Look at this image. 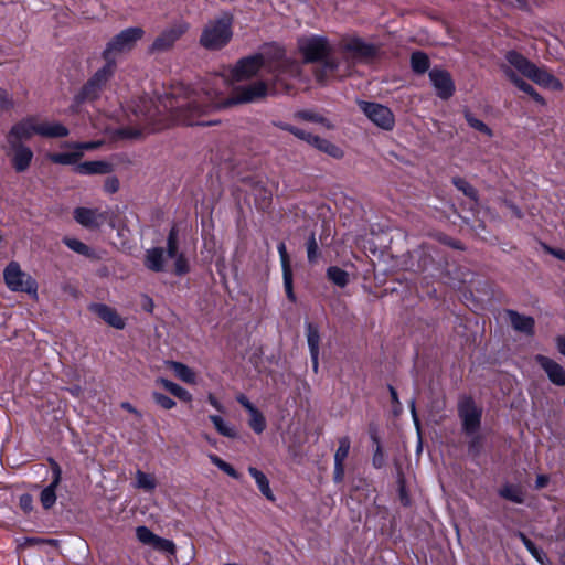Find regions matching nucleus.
Here are the masks:
<instances>
[{
	"label": "nucleus",
	"instance_id": "f257e3e1",
	"mask_svg": "<svg viewBox=\"0 0 565 565\" xmlns=\"http://www.w3.org/2000/svg\"><path fill=\"white\" fill-rule=\"evenodd\" d=\"M225 83L223 77L216 76L212 83H205L199 88L181 95H163L157 99L142 97L136 108V114L151 126L152 130H160L170 124L186 126H211L216 121L204 120L203 117L217 109L237 104L254 103L267 95L288 93L289 84L284 79L270 83L258 81L248 85L237 86L231 97H224L217 90L218 85Z\"/></svg>",
	"mask_w": 565,
	"mask_h": 565
},
{
	"label": "nucleus",
	"instance_id": "f03ea898",
	"mask_svg": "<svg viewBox=\"0 0 565 565\" xmlns=\"http://www.w3.org/2000/svg\"><path fill=\"white\" fill-rule=\"evenodd\" d=\"M262 68L273 75V79L282 82L299 74V64L287 57L281 46L268 45L263 53L243 57L232 68V76L243 81L255 76Z\"/></svg>",
	"mask_w": 565,
	"mask_h": 565
},
{
	"label": "nucleus",
	"instance_id": "7ed1b4c3",
	"mask_svg": "<svg viewBox=\"0 0 565 565\" xmlns=\"http://www.w3.org/2000/svg\"><path fill=\"white\" fill-rule=\"evenodd\" d=\"M67 127L57 121L39 122L34 116H29L14 124L7 135L8 143L23 145V140L31 139L34 135L44 138H63L68 136Z\"/></svg>",
	"mask_w": 565,
	"mask_h": 565
},
{
	"label": "nucleus",
	"instance_id": "20e7f679",
	"mask_svg": "<svg viewBox=\"0 0 565 565\" xmlns=\"http://www.w3.org/2000/svg\"><path fill=\"white\" fill-rule=\"evenodd\" d=\"M298 50L305 63H322L326 73H333L340 67V60L332 56L333 46L324 35L310 34L298 39Z\"/></svg>",
	"mask_w": 565,
	"mask_h": 565
},
{
	"label": "nucleus",
	"instance_id": "39448f33",
	"mask_svg": "<svg viewBox=\"0 0 565 565\" xmlns=\"http://www.w3.org/2000/svg\"><path fill=\"white\" fill-rule=\"evenodd\" d=\"M115 72L116 62H106L105 65L98 68L88 78L81 90L74 96L70 110L72 113H79L82 104L97 100L106 88L108 82L114 77Z\"/></svg>",
	"mask_w": 565,
	"mask_h": 565
},
{
	"label": "nucleus",
	"instance_id": "423d86ee",
	"mask_svg": "<svg viewBox=\"0 0 565 565\" xmlns=\"http://www.w3.org/2000/svg\"><path fill=\"white\" fill-rule=\"evenodd\" d=\"M233 15L223 13L217 19L209 21L200 36V44L210 51L221 50L226 46L233 36Z\"/></svg>",
	"mask_w": 565,
	"mask_h": 565
},
{
	"label": "nucleus",
	"instance_id": "0eeeda50",
	"mask_svg": "<svg viewBox=\"0 0 565 565\" xmlns=\"http://www.w3.org/2000/svg\"><path fill=\"white\" fill-rule=\"evenodd\" d=\"M338 51L342 54L348 67H351L359 63L372 62L377 57L380 47L360 36L347 35L339 42Z\"/></svg>",
	"mask_w": 565,
	"mask_h": 565
},
{
	"label": "nucleus",
	"instance_id": "6e6552de",
	"mask_svg": "<svg viewBox=\"0 0 565 565\" xmlns=\"http://www.w3.org/2000/svg\"><path fill=\"white\" fill-rule=\"evenodd\" d=\"M145 31L140 26H131L116 34L104 49L102 56L107 62H116L115 56L129 52L142 39Z\"/></svg>",
	"mask_w": 565,
	"mask_h": 565
},
{
	"label": "nucleus",
	"instance_id": "1a4fd4ad",
	"mask_svg": "<svg viewBox=\"0 0 565 565\" xmlns=\"http://www.w3.org/2000/svg\"><path fill=\"white\" fill-rule=\"evenodd\" d=\"M3 278L11 291H20L38 299V282L29 274L24 273L17 262H11L3 270Z\"/></svg>",
	"mask_w": 565,
	"mask_h": 565
},
{
	"label": "nucleus",
	"instance_id": "9d476101",
	"mask_svg": "<svg viewBox=\"0 0 565 565\" xmlns=\"http://www.w3.org/2000/svg\"><path fill=\"white\" fill-rule=\"evenodd\" d=\"M458 416L461 419L462 430L467 435L477 433L480 428L482 411L470 396L462 397L458 403Z\"/></svg>",
	"mask_w": 565,
	"mask_h": 565
},
{
	"label": "nucleus",
	"instance_id": "9b49d317",
	"mask_svg": "<svg viewBox=\"0 0 565 565\" xmlns=\"http://www.w3.org/2000/svg\"><path fill=\"white\" fill-rule=\"evenodd\" d=\"M359 106L363 114L379 128L387 131L394 128L395 117L388 107L365 100L359 102Z\"/></svg>",
	"mask_w": 565,
	"mask_h": 565
},
{
	"label": "nucleus",
	"instance_id": "f8f14e48",
	"mask_svg": "<svg viewBox=\"0 0 565 565\" xmlns=\"http://www.w3.org/2000/svg\"><path fill=\"white\" fill-rule=\"evenodd\" d=\"M74 220L86 228H98L110 218L109 210L100 207H76L74 210Z\"/></svg>",
	"mask_w": 565,
	"mask_h": 565
},
{
	"label": "nucleus",
	"instance_id": "ddd939ff",
	"mask_svg": "<svg viewBox=\"0 0 565 565\" xmlns=\"http://www.w3.org/2000/svg\"><path fill=\"white\" fill-rule=\"evenodd\" d=\"M429 79L439 98L448 99L454 95L455 84L449 72L434 67L429 71Z\"/></svg>",
	"mask_w": 565,
	"mask_h": 565
},
{
	"label": "nucleus",
	"instance_id": "4468645a",
	"mask_svg": "<svg viewBox=\"0 0 565 565\" xmlns=\"http://www.w3.org/2000/svg\"><path fill=\"white\" fill-rule=\"evenodd\" d=\"M8 146L10 150L8 154L11 157V164L15 172L22 173L26 171L34 157L32 149L25 145L18 143H8Z\"/></svg>",
	"mask_w": 565,
	"mask_h": 565
},
{
	"label": "nucleus",
	"instance_id": "2eb2a0df",
	"mask_svg": "<svg viewBox=\"0 0 565 565\" xmlns=\"http://www.w3.org/2000/svg\"><path fill=\"white\" fill-rule=\"evenodd\" d=\"M188 30L186 23L174 25L164 30L151 44V52H162L169 50Z\"/></svg>",
	"mask_w": 565,
	"mask_h": 565
},
{
	"label": "nucleus",
	"instance_id": "dca6fc26",
	"mask_svg": "<svg viewBox=\"0 0 565 565\" xmlns=\"http://www.w3.org/2000/svg\"><path fill=\"white\" fill-rule=\"evenodd\" d=\"M52 468V481L46 486L40 494V501L44 509H51L56 502V488L58 487L62 479V469L60 465L50 459Z\"/></svg>",
	"mask_w": 565,
	"mask_h": 565
},
{
	"label": "nucleus",
	"instance_id": "f3484780",
	"mask_svg": "<svg viewBox=\"0 0 565 565\" xmlns=\"http://www.w3.org/2000/svg\"><path fill=\"white\" fill-rule=\"evenodd\" d=\"M277 250H278V254L280 257V264H281V270H282V281H284V288H285L286 296L291 302H296L297 297L294 292L292 269H291L289 255L287 253L286 244L284 242H280L277 245Z\"/></svg>",
	"mask_w": 565,
	"mask_h": 565
},
{
	"label": "nucleus",
	"instance_id": "a211bd4d",
	"mask_svg": "<svg viewBox=\"0 0 565 565\" xmlns=\"http://www.w3.org/2000/svg\"><path fill=\"white\" fill-rule=\"evenodd\" d=\"M535 361L545 371L553 384L565 386V370L561 364L542 354H537Z\"/></svg>",
	"mask_w": 565,
	"mask_h": 565
},
{
	"label": "nucleus",
	"instance_id": "6ab92c4d",
	"mask_svg": "<svg viewBox=\"0 0 565 565\" xmlns=\"http://www.w3.org/2000/svg\"><path fill=\"white\" fill-rule=\"evenodd\" d=\"M89 310L115 329L122 330L126 327L125 320L117 310L105 303H92Z\"/></svg>",
	"mask_w": 565,
	"mask_h": 565
},
{
	"label": "nucleus",
	"instance_id": "aec40b11",
	"mask_svg": "<svg viewBox=\"0 0 565 565\" xmlns=\"http://www.w3.org/2000/svg\"><path fill=\"white\" fill-rule=\"evenodd\" d=\"M505 315L509 318V321L515 331L524 333L526 335L534 334V327H535L534 318H532L530 316L521 315L518 311L512 310V309H507Z\"/></svg>",
	"mask_w": 565,
	"mask_h": 565
},
{
	"label": "nucleus",
	"instance_id": "412c9836",
	"mask_svg": "<svg viewBox=\"0 0 565 565\" xmlns=\"http://www.w3.org/2000/svg\"><path fill=\"white\" fill-rule=\"evenodd\" d=\"M306 335L310 351L312 369L317 373L319 367V344L320 332L318 326L312 322H306Z\"/></svg>",
	"mask_w": 565,
	"mask_h": 565
},
{
	"label": "nucleus",
	"instance_id": "4be33fe9",
	"mask_svg": "<svg viewBox=\"0 0 565 565\" xmlns=\"http://www.w3.org/2000/svg\"><path fill=\"white\" fill-rule=\"evenodd\" d=\"M502 72L504 75L522 92L530 95L536 103L544 105V98L534 89V87L521 78L510 66L502 65Z\"/></svg>",
	"mask_w": 565,
	"mask_h": 565
},
{
	"label": "nucleus",
	"instance_id": "5701e85b",
	"mask_svg": "<svg viewBox=\"0 0 565 565\" xmlns=\"http://www.w3.org/2000/svg\"><path fill=\"white\" fill-rule=\"evenodd\" d=\"M527 78L543 87L553 89L562 88V83L558 78H556L547 70L537 67L535 64L532 67L531 73L527 75Z\"/></svg>",
	"mask_w": 565,
	"mask_h": 565
},
{
	"label": "nucleus",
	"instance_id": "b1692460",
	"mask_svg": "<svg viewBox=\"0 0 565 565\" xmlns=\"http://www.w3.org/2000/svg\"><path fill=\"white\" fill-rule=\"evenodd\" d=\"M75 172L82 175L107 174L113 167L106 161H85L76 164Z\"/></svg>",
	"mask_w": 565,
	"mask_h": 565
},
{
	"label": "nucleus",
	"instance_id": "393cba45",
	"mask_svg": "<svg viewBox=\"0 0 565 565\" xmlns=\"http://www.w3.org/2000/svg\"><path fill=\"white\" fill-rule=\"evenodd\" d=\"M145 266L154 273H161L164 269V250L161 247H153L146 252Z\"/></svg>",
	"mask_w": 565,
	"mask_h": 565
},
{
	"label": "nucleus",
	"instance_id": "a878e982",
	"mask_svg": "<svg viewBox=\"0 0 565 565\" xmlns=\"http://www.w3.org/2000/svg\"><path fill=\"white\" fill-rule=\"evenodd\" d=\"M505 60L510 64V67L513 66L516 71H519L523 76L527 77L531 73L534 63L523 56L521 53L516 51H509L505 54Z\"/></svg>",
	"mask_w": 565,
	"mask_h": 565
},
{
	"label": "nucleus",
	"instance_id": "bb28decb",
	"mask_svg": "<svg viewBox=\"0 0 565 565\" xmlns=\"http://www.w3.org/2000/svg\"><path fill=\"white\" fill-rule=\"evenodd\" d=\"M156 383L182 402L189 403L192 401V394L188 390L168 379L158 377Z\"/></svg>",
	"mask_w": 565,
	"mask_h": 565
},
{
	"label": "nucleus",
	"instance_id": "cd10ccee",
	"mask_svg": "<svg viewBox=\"0 0 565 565\" xmlns=\"http://www.w3.org/2000/svg\"><path fill=\"white\" fill-rule=\"evenodd\" d=\"M248 472L255 480L262 494L269 501H275V495L270 489L269 480L264 472L255 467H249Z\"/></svg>",
	"mask_w": 565,
	"mask_h": 565
},
{
	"label": "nucleus",
	"instance_id": "c85d7f7f",
	"mask_svg": "<svg viewBox=\"0 0 565 565\" xmlns=\"http://www.w3.org/2000/svg\"><path fill=\"white\" fill-rule=\"evenodd\" d=\"M169 367L174 372L175 376L186 384H195L196 383V374L195 372L182 362L169 361Z\"/></svg>",
	"mask_w": 565,
	"mask_h": 565
},
{
	"label": "nucleus",
	"instance_id": "c756f323",
	"mask_svg": "<svg viewBox=\"0 0 565 565\" xmlns=\"http://www.w3.org/2000/svg\"><path fill=\"white\" fill-rule=\"evenodd\" d=\"M310 145L335 159H340L344 154L340 147L316 135L313 138H311Z\"/></svg>",
	"mask_w": 565,
	"mask_h": 565
},
{
	"label": "nucleus",
	"instance_id": "7c9ffc66",
	"mask_svg": "<svg viewBox=\"0 0 565 565\" xmlns=\"http://www.w3.org/2000/svg\"><path fill=\"white\" fill-rule=\"evenodd\" d=\"M411 66L414 73L425 74L430 66L428 55L422 51L413 52L411 55Z\"/></svg>",
	"mask_w": 565,
	"mask_h": 565
},
{
	"label": "nucleus",
	"instance_id": "2f4dec72",
	"mask_svg": "<svg viewBox=\"0 0 565 565\" xmlns=\"http://www.w3.org/2000/svg\"><path fill=\"white\" fill-rule=\"evenodd\" d=\"M499 495L513 503L521 504L524 501V495L520 487L507 483L499 490Z\"/></svg>",
	"mask_w": 565,
	"mask_h": 565
},
{
	"label": "nucleus",
	"instance_id": "473e14b6",
	"mask_svg": "<svg viewBox=\"0 0 565 565\" xmlns=\"http://www.w3.org/2000/svg\"><path fill=\"white\" fill-rule=\"evenodd\" d=\"M209 418L220 435L227 438H235L237 436V431L234 426L225 422L223 417L218 415H210Z\"/></svg>",
	"mask_w": 565,
	"mask_h": 565
},
{
	"label": "nucleus",
	"instance_id": "72a5a7b5",
	"mask_svg": "<svg viewBox=\"0 0 565 565\" xmlns=\"http://www.w3.org/2000/svg\"><path fill=\"white\" fill-rule=\"evenodd\" d=\"M82 157V152H60V153H50L49 160L56 164H76L79 158Z\"/></svg>",
	"mask_w": 565,
	"mask_h": 565
},
{
	"label": "nucleus",
	"instance_id": "f704fd0d",
	"mask_svg": "<svg viewBox=\"0 0 565 565\" xmlns=\"http://www.w3.org/2000/svg\"><path fill=\"white\" fill-rule=\"evenodd\" d=\"M327 277L339 287H345L349 282L348 273L338 266L329 267L327 269Z\"/></svg>",
	"mask_w": 565,
	"mask_h": 565
},
{
	"label": "nucleus",
	"instance_id": "c9c22d12",
	"mask_svg": "<svg viewBox=\"0 0 565 565\" xmlns=\"http://www.w3.org/2000/svg\"><path fill=\"white\" fill-rule=\"evenodd\" d=\"M454 185L466 196L473 201H478V191L463 178L456 177L452 179Z\"/></svg>",
	"mask_w": 565,
	"mask_h": 565
},
{
	"label": "nucleus",
	"instance_id": "e433bc0d",
	"mask_svg": "<svg viewBox=\"0 0 565 565\" xmlns=\"http://www.w3.org/2000/svg\"><path fill=\"white\" fill-rule=\"evenodd\" d=\"M137 488L143 489L146 491L154 490L157 482L152 475L146 473L141 470H137L136 472Z\"/></svg>",
	"mask_w": 565,
	"mask_h": 565
},
{
	"label": "nucleus",
	"instance_id": "4c0bfd02",
	"mask_svg": "<svg viewBox=\"0 0 565 565\" xmlns=\"http://www.w3.org/2000/svg\"><path fill=\"white\" fill-rule=\"evenodd\" d=\"M210 461L216 466L220 470L225 472L227 476H230L233 479H239V473L226 461H224L221 457H218L215 454L209 455Z\"/></svg>",
	"mask_w": 565,
	"mask_h": 565
},
{
	"label": "nucleus",
	"instance_id": "58836bf2",
	"mask_svg": "<svg viewBox=\"0 0 565 565\" xmlns=\"http://www.w3.org/2000/svg\"><path fill=\"white\" fill-rule=\"evenodd\" d=\"M351 447V440L348 436H343L339 439V446L334 454V462L344 463L348 458Z\"/></svg>",
	"mask_w": 565,
	"mask_h": 565
},
{
	"label": "nucleus",
	"instance_id": "ea45409f",
	"mask_svg": "<svg viewBox=\"0 0 565 565\" xmlns=\"http://www.w3.org/2000/svg\"><path fill=\"white\" fill-rule=\"evenodd\" d=\"M249 414V427L256 433L262 434L266 428V419L258 408L248 413Z\"/></svg>",
	"mask_w": 565,
	"mask_h": 565
},
{
	"label": "nucleus",
	"instance_id": "a19ab883",
	"mask_svg": "<svg viewBox=\"0 0 565 565\" xmlns=\"http://www.w3.org/2000/svg\"><path fill=\"white\" fill-rule=\"evenodd\" d=\"M307 258L310 264L317 263L320 250L315 233H311L306 243Z\"/></svg>",
	"mask_w": 565,
	"mask_h": 565
},
{
	"label": "nucleus",
	"instance_id": "79ce46f5",
	"mask_svg": "<svg viewBox=\"0 0 565 565\" xmlns=\"http://www.w3.org/2000/svg\"><path fill=\"white\" fill-rule=\"evenodd\" d=\"M179 231L175 226L171 227L167 237V254L169 258H174L178 253Z\"/></svg>",
	"mask_w": 565,
	"mask_h": 565
},
{
	"label": "nucleus",
	"instance_id": "37998d69",
	"mask_svg": "<svg viewBox=\"0 0 565 565\" xmlns=\"http://www.w3.org/2000/svg\"><path fill=\"white\" fill-rule=\"evenodd\" d=\"M297 117L302 120H306V121L321 124L329 129L332 128V125L329 122V120L326 117H323L322 115H320L318 113L311 111V110L299 111V113H297Z\"/></svg>",
	"mask_w": 565,
	"mask_h": 565
},
{
	"label": "nucleus",
	"instance_id": "c03bdc74",
	"mask_svg": "<svg viewBox=\"0 0 565 565\" xmlns=\"http://www.w3.org/2000/svg\"><path fill=\"white\" fill-rule=\"evenodd\" d=\"M465 118L471 128H473L489 137H492V135H493L492 130L482 120L476 118L470 111L467 110L465 113Z\"/></svg>",
	"mask_w": 565,
	"mask_h": 565
},
{
	"label": "nucleus",
	"instance_id": "a18cd8bd",
	"mask_svg": "<svg viewBox=\"0 0 565 565\" xmlns=\"http://www.w3.org/2000/svg\"><path fill=\"white\" fill-rule=\"evenodd\" d=\"M136 536L138 541L141 542L142 544L152 546L157 537V534H154L147 526L140 525L136 529Z\"/></svg>",
	"mask_w": 565,
	"mask_h": 565
},
{
	"label": "nucleus",
	"instance_id": "49530a36",
	"mask_svg": "<svg viewBox=\"0 0 565 565\" xmlns=\"http://www.w3.org/2000/svg\"><path fill=\"white\" fill-rule=\"evenodd\" d=\"M63 243L70 248L72 249L73 252L77 253V254H81V255H84V256H88L90 255V248L84 244L83 242L76 239V238H68V237H65L63 239Z\"/></svg>",
	"mask_w": 565,
	"mask_h": 565
},
{
	"label": "nucleus",
	"instance_id": "de8ad7c7",
	"mask_svg": "<svg viewBox=\"0 0 565 565\" xmlns=\"http://www.w3.org/2000/svg\"><path fill=\"white\" fill-rule=\"evenodd\" d=\"M152 547L157 551L166 552L171 555L175 554V544L173 543V541L160 537L158 535L154 540Z\"/></svg>",
	"mask_w": 565,
	"mask_h": 565
},
{
	"label": "nucleus",
	"instance_id": "09e8293b",
	"mask_svg": "<svg viewBox=\"0 0 565 565\" xmlns=\"http://www.w3.org/2000/svg\"><path fill=\"white\" fill-rule=\"evenodd\" d=\"M279 127L281 129L292 134L297 138L307 141L309 145L311 143V138L315 137V135H312V134H310V132H308V131H306L303 129H300V128H297L295 126H291L289 124H282Z\"/></svg>",
	"mask_w": 565,
	"mask_h": 565
},
{
	"label": "nucleus",
	"instance_id": "8fccbe9b",
	"mask_svg": "<svg viewBox=\"0 0 565 565\" xmlns=\"http://www.w3.org/2000/svg\"><path fill=\"white\" fill-rule=\"evenodd\" d=\"M152 398L154 403L160 406L162 409L169 411L172 409L177 403L169 396L164 395L160 392H152Z\"/></svg>",
	"mask_w": 565,
	"mask_h": 565
},
{
	"label": "nucleus",
	"instance_id": "3c124183",
	"mask_svg": "<svg viewBox=\"0 0 565 565\" xmlns=\"http://www.w3.org/2000/svg\"><path fill=\"white\" fill-rule=\"evenodd\" d=\"M103 145V141H87V142H72L65 143V147L75 149L77 152L95 150L98 149Z\"/></svg>",
	"mask_w": 565,
	"mask_h": 565
},
{
	"label": "nucleus",
	"instance_id": "603ef678",
	"mask_svg": "<svg viewBox=\"0 0 565 565\" xmlns=\"http://www.w3.org/2000/svg\"><path fill=\"white\" fill-rule=\"evenodd\" d=\"M174 259V271L178 276H183L189 271V264L185 256L180 253Z\"/></svg>",
	"mask_w": 565,
	"mask_h": 565
},
{
	"label": "nucleus",
	"instance_id": "864d4df0",
	"mask_svg": "<svg viewBox=\"0 0 565 565\" xmlns=\"http://www.w3.org/2000/svg\"><path fill=\"white\" fill-rule=\"evenodd\" d=\"M372 438L376 443V449L374 451L372 462L375 468L380 469L384 466V455L377 437L372 436Z\"/></svg>",
	"mask_w": 565,
	"mask_h": 565
},
{
	"label": "nucleus",
	"instance_id": "5fc2aeb1",
	"mask_svg": "<svg viewBox=\"0 0 565 565\" xmlns=\"http://www.w3.org/2000/svg\"><path fill=\"white\" fill-rule=\"evenodd\" d=\"M13 107V99L9 95V93L0 88V113L7 111Z\"/></svg>",
	"mask_w": 565,
	"mask_h": 565
},
{
	"label": "nucleus",
	"instance_id": "6e6d98bb",
	"mask_svg": "<svg viewBox=\"0 0 565 565\" xmlns=\"http://www.w3.org/2000/svg\"><path fill=\"white\" fill-rule=\"evenodd\" d=\"M19 505L25 512L30 513L33 510V498L29 493H23L19 498Z\"/></svg>",
	"mask_w": 565,
	"mask_h": 565
},
{
	"label": "nucleus",
	"instance_id": "4d7b16f0",
	"mask_svg": "<svg viewBox=\"0 0 565 565\" xmlns=\"http://www.w3.org/2000/svg\"><path fill=\"white\" fill-rule=\"evenodd\" d=\"M529 553H530V554H531V555L536 559V562H537V563H540L541 565H551V562H550V559H548L547 555L545 554V552H544L542 548H540V547L535 546V547H534V550H531Z\"/></svg>",
	"mask_w": 565,
	"mask_h": 565
},
{
	"label": "nucleus",
	"instance_id": "13d9d810",
	"mask_svg": "<svg viewBox=\"0 0 565 565\" xmlns=\"http://www.w3.org/2000/svg\"><path fill=\"white\" fill-rule=\"evenodd\" d=\"M105 192L113 194L119 190V180L117 177H109L105 180L104 183Z\"/></svg>",
	"mask_w": 565,
	"mask_h": 565
},
{
	"label": "nucleus",
	"instance_id": "bf43d9fd",
	"mask_svg": "<svg viewBox=\"0 0 565 565\" xmlns=\"http://www.w3.org/2000/svg\"><path fill=\"white\" fill-rule=\"evenodd\" d=\"M543 248L546 253H548L550 255L556 257L557 259L559 260H563L565 262V250L564 249H561V248H553L546 244H543Z\"/></svg>",
	"mask_w": 565,
	"mask_h": 565
},
{
	"label": "nucleus",
	"instance_id": "052dcab7",
	"mask_svg": "<svg viewBox=\"0 0 565 565\" xmlns=\"http://www.w3.org/2000/svg\"><path fill=\"white\" fill-rule=\"evenodd\" d=\"M117 135L121 138L132 139L140 136V131L136 129H129V128H120L117 131Z\"/></svg>",
	"mask_w": 565,
	"mask_h": 565
},
{
	"label": "nucleus",
	"instance_id": "680f3d73",
	"mask_svg": "<svg viewBox=\"0 0 565 565\" xmlns=\"http://www.w3.org/2000/svg\"><path fill=\"white\" fill-rule=\"evenodd\" d=\"M236 401L248 412H253L256 407L250 403L246 395L239 394L236 396Z\"/></svg>",
	"mask_w": 565,
	"mask_h": 565
},
{
	"label": "nucleus",
	"instance_id": "e2e57ef3",
	"mask_svg": "<svg viewBox=\"0 0 565 565\" xmlns=\"http://www.w3.org/2000/svg\"><path fill=\"white\" fill-rule=\"evenodd\" d=\"M344 478V463L334 462L333 479L335 482H341Z\"/></svg>",
	"mask_w": 565,
	"mask_h": 565
},
{
	"label": "nucleus",
	"instance_id": "0e129e2a",
	"mask_svg": "<svg viewBox=\"0 0 565 565\" xmlns=\"http://www.w3.org/2000/svg\"><path fill=\"white\" fill-rule=\"evenodd\" d=\"M207 402L210 403L211 406H213L216 411L218 412H224V406L218 402V399L213 395V394H209L207 395Z\"/></svg>",
	"mask_w": 565,
	"mask_h": 565
},
{
	"label": "nucleus",
	"instance_id": "69168bd1",
	"mask_svg": "<svg viewBox=\"0 0 565 565\" xmlns=\"http://www.w3.org/2000/svg\"><path fill=\"white\" fill-rule=\"evenodd\" d=\"M153 300L147 296V295H143L142 296V308L148 311V312H152L153 310Z\"/></svg>",
	"mask_w": 565,
	"mask_h": 565
},
{
	"label": "nucleus",
	"instance_id": "338daca9",
	"mask_svg": "<svg viewBox=\"0 0 565 565\" xmlns=\"http://www.w3.org/2000/svg\"><path fill=\"white\" fill-rule=\"evenodd\" d=\"M548 483V477L545 475H539L535 480V487L537 489L546 487Z\"/></svg>",
	"mask_w": 565,
	"mask_h": 565
},
{
	"label": "nucleus",
	"instance_id": "774afa93",
	"mask_svg": "<svg viewBox=\"0 0 565 565\" xmlns=\"http://www.w3.org/2000/svg\"><path fill=\"white\" fill-rule=\"evenodd\" d=\"M556 347L561 354L565 356V337H557Z\"/></svg>",
	"mask_w": 565,
	"mask_h": 565
}]
</instances>
